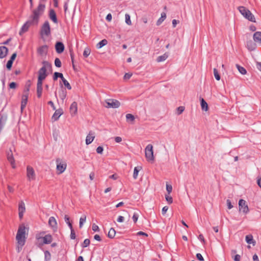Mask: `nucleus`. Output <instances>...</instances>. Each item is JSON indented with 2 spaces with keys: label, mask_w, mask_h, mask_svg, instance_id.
<instances>
[{
  "label": "nucleus",
  "mask_w": 261,
  "mask_h": 261,
  "mask_svg": "<svg viewBox=\"0 0 261 261\" xmlns=\"http://www.w3.org/2000/svg\"><path fill=\"white\" fill-rule=\"evenodd\" d=\"M253 261H259V259H258V256L256 254L253 255Z\"/></svg>",
  "instance_id": "nucleus-64"
},
{
  "label": "nucleus",
  "mask_w": 261,
  "mask_h": 261,
  "mask_svg": "<svg viewBox=\"0 0 261 261\" xmlns=\"http://www.w3.org/2000/svg\"><path fill=\"white\" fill-rule=\"evenodd\" d=\"M48 224L54 229H57V223L56 219L54 217H51L49 218V221H48Z\"/></svg>",
  "instance_id": "nucleus-17"
},
{
  "label": "nucleus",
  "mask_w": 261,
  "mask_h": 261,
  "mask_svg": "<svg viewBox=\"0 0 261 261\" xmlns=\"http://www.w3.org/2000/svg\"><path fill=\"white\" fill-rule=\"evenodd\" d=\"M137 235L138 236H145V237H148V234L145 233V232H144L143 231H139L137 232Z\"/></svg>",
  "instance_id": "nucleus-59"
},
{
  "label": "nucleus",
  "mask_w": 261,
  "mask_h": 261,
  "mask_svg": "<svg viewBox=\"0 0 261 261\" xmlns=\"http://www.w3.org/2000/svg\"><path fill=\"white\" fill-rule=\"evenodd\" d=\"M25 211V204L23 201H21L19 203L18 211L24 212Z\"/></svg>",
  "instance_id": "nucleus-28"
},
{
  "label": "nucleus",
  "mask_w": 261,
  "mask_h": 261,
  "mask_svg": "<svg viewBox=\"0 0 261 261\" xmlns=\"http://www.w3.org/2000/svg\"><path fill=\"white\" fill-rule=\"evenodd\" d=\"M44 255H45V259H48V260H49L50 259V258H51V254L50 253V252L46 250L44 252Z\"/></svg>",
  "instance_id": "nucleus-46"
},
{
  "label": "nucleus",
  "mask_w": 261,
  "mask_h": 261,
  "mask_svg": "<svg viewBox=\"0 0 261 261\" xmlns=\"http://www.w3.org/2000/svg\"><path fill=\"white\" fill-rule=\"evenodd\" d=\"M9 87L11 89H15L16 87V84L15 82H12L10 84Z\"/></svg>",
  "instance_id": "nucleus-56"
},
{
  "label": "nucleus",
  "mask_w": 261,
  "mask_h": 261,
  "mask_svg": "<svg viewBox=\"0 0 261 261\" xmlns=\"http://www.w3.org/2000/svg\"><path fill=\"white\" fill-rule=\"evenodd\" d=\"M63 114V111L62 109L56 110L55 112L52 116V119L54 120V121H57Z\"/></svg>",
  "instance_id": "nucleus-16"
},
{
  "label": "nucleus",
  "mask_w": 261,
  "mask_h": 261,
  "mask_svg": "<svg viewBox=\"0 0 261 261\" xmlns=\"http://www.w3.org/2000/svg\"><path fill=\"white\" fill-rule=\"evenodd\" d=\"M7 159L9 162L11 163L13 168H15V160L13 155L12 150L11 149L9 150L7 152Z\"/></svg>",
  "instance_id": "nucleus-12"
},
{
  "label": "nucleus",
  "mask_w": 261,
  "mask_h": 261,
  "mask_svg": "<svg viewBox=\"0 0 261 261\" xmlns=\"http://www.w3.org/2000/svg\"><path fill=\"white\" fill-rule=\"evenodd\" d=\"M28 101V95H23L22 96V101L21 104L26 105Z\"/></svg>",
  "instance_id": "nucleus-44"
},
{
  "label": "nucleus",
  "mask_w": 261,
  "mask_h": 261,
  "mask_svg": "<svg viewBox=\"0 0 261 261\" xmlns=\"http://www.w3.org/2000/svg\"><path fill=\"white\" fill-rule=\"evenodd\" d=\"M241 258V256L239 254H237L234 256V261H240Z\"/></svg>",
  "instance_id": "nucleus-62"
},
{
  "label": "nucleus",
  "mask_w": 261,
  "mask_h": 261,
  "mask_svg": "<svg viewBox=\"0 0 261 261\" xmlns=\"http://www.w3.org/2000/svg\"><path fill=\"white\" fill-rule=\"evenodd\" d=\"M107 105H105V107L107 108H117L120 107V102L114 99H109L105 101Z\"/></svg>",
  "instance_id": "nucleus-8"
},
{
  "label": "nucleus",
  "mask_w": 261,
  "mask_h": 261,
  "mask_svg": "<svg viewBox=\"0 0 261 261\" xmlns=\"http://www.w3.org/2000/svg\"><path fill=\"white\" fill-rule=\"evenodd\" d=\"M86 216L84 215L80 219V224L79 226L80 228H82L83 225V223L86 221Z\"/></svg>",
  "instance_id": "nucleus-37"
},
{
  "label": "nucleus",
  "mask_w": 261,
  "mask_h": 261,
  "mask_svg": "<svg viewBox=\"0 0 261 261\" xmlns=\"http://www.w3.org/2000/svg\"><path fill=\"white\" fill-rule=\"evenodd\" d=\"M27 176L28 180L30 181L35 179L36 176L34 170L30 166H28L27 168Z\"/></svg>",
  "instance_id": "nucleus-10"
},
{
  "label": "nucleus",
  "mask_w": 261,
  "mask_h": 261,
  "mask_svg": "<svg viewBox=\"0 0 261 261\" xmlns=\"http://www.w3.org/2000/svg\"><path fill=\"white\" fill-rule=\"evenodd\" d=\"M45 9V4L40 2L38 7L32 10V14L30 16V20L27 21L22 27L19 32V35H22L27 32L31 25H37L39 18L42 16Z\"/></svg>",
  "instance_id": "nucleus-1"
},
{
  "label": "nucleus",
  "mask_w": 261,
  "mask_h": 261,
  "mask_svg": "<svg viewBox=\"0 0 261 261\" xmlns=\"http://www.w3.org/2000/svg\"><path fill=\"white\" fill-rule=\"evenodd\" d=\"M142 168L141 167H136L134 170L133 177L134 179H136L138 177V172Z\"/></svg>",
  "instance_id": "nucleus-32"
},
{
  "label": "nucleus",
  "mask_w": 261,
  "mask_h": 261,
  "mask_svg": "<svg viewBox=\"0 0 261 261\" xmlns=\"http://www.w3.org/2000/svg\"><path fill=\"white\" fill-rule=\"evenodd\" d=\"M145 154L146 160L148 161H153L154 156L153 151V146L151 144L147 145L145 149Z\"/></svg>",
  "instance_id": "nucleus-5"
},
{
  "label": "nucleus",
  "mask_w": 261,
  "mask_h": 261,
  "mask_svg": "<svg viewBox=\"0 0 261 261\" xmlns=\"http://www.w3.org/2000/svg\"><path fill=\"white\" fill-rule=\"evenodd\" d=\"M126 119L127 121H130L133 123L135 120V117L131 114H127L126 115Z\"/></svg>",
  "instance_id": "nucleus-35"
},
{
  "label": "nucleus",
  "mask_w": 261,
  "mask_h": 261,
  "mask_svg": "<svg viewBox=\"0 0 261 261\" xmlns=\"http://www.w3.org/2000/svg\"><path fill=\"white\" fill-rule=\"evenodd\" d=\"M236 67L238 68V69L239 71V72L242 74H245L246 73V72H247L246 70L244 67L240 66L238 64L236 65Z\"/></svg>",
  "instance_id": "nucleus-34"
},
{
  "label": "nucleus",
  "mask_w": 261,
  "mask_h": 261,
  "mask_svg": "<svg viewBox=\"0 0 261 261\" xmlns=\"http://www.w3.org/2000/svg\"><path fill=\"white\" fill-rule=\"evenodd\" d=\"M64 86L68 89V90H71V87L70 85V84L68 83V82L64 77L62 80Z\"/></svg>",
  "instance_id": "nucleus-36"
},
{
  "label": "nucleus",
  "mask_w": 261,
  "mask_h": 261,
  "mask_svg": "<svg viewBox=\"0 0 261 261\" xmlns=\"http://www.w3.org/2000/svg\"><path fill=\"white\" fill-rule=\"evenodd\" d=\"M103 150V147L101 146H98L96 148V152L97 153L101 154L102 153Z\"/></svg>",
  "instance_id": "nucleus-51"
},
{
  "label": "nucleus",
  "mask_w": 261,
  "mask_h": 261,
  "mask_svg": "<svg viewBox=\"0 0 261 261\" xmlns=\"http://www.w3.org/2000/svg\"><path fill=\"white\" fill-rule=\"evenodd\" d=\"M238 10L241 14L248 20L255 22V18L251 11L244 6H240Z\"/></svg>",
  "instance_id": "nucleus-4"
},
{
  "label": "nucleus",
  "mask_w": 261,
  "mask_h": 261,
  "mask_svg": "<svg viewBox=\"0 0 261 261\" xmlns=\"http://www.w3.org/2000/svg\"><path fill=\"white\" fill-rule=\"evenodd\" d=\"M139 218V214L137 213H135L133 216V220L134 223H136Z\"/></svg>",
  "instance_id": "nucleus-47"
},
{
  "label": "nucleus",
  "mask_w": 261,
  "mask_h": 261,
  "mask_svg": "<svg viewBox=\"0 0 261 261\" xmlns=\"http://www.w3.org/2000/svg\"><path fill=\"white\" fill-rule=\"evenodd\" d=\"M42 63L43 65V66L38 71V77L37 81L38 83H42L43 81L45 80L47 76V74L46 73L47 69L51 68V64L48 61H43Z\"/></svg>",
  "instance_id": "nucleus-2"
},
{
  "label": "nucleus",
  "mask_w": 261,
  "mask_h": 261,
  "mask_svg": "<svg viewBox=\"0 0 261 261\" xmlns=\"http://www.w3.org/2000/svg\"><path fill=\"white\" fill-rule=\"evenodd\" d=\"M47 103L52 107L54 110H56V107L54 104V102L52 101H49Z\"/></svg>",
  "instance_id": "nucleus-58"
},
{
  "label": "nucleus",
  "mask_w": 261,
  "mask_h": 261,
  "mask_svg": "<svg viewBox=\"0 0 261 261\" xmlns=\"http://www.w3.org/2000/svg\"><path fill=\"white\" fill-rule=\"evenodd\" d=\"M247 46L248 48L250 50L255 49L256 47V44L252 41H249L247 42Z\"/></svg>",
  "instance_id": "nucleus-25"
},
{
  "label": "nucleus",
  "mask_w": 261,
  "mask_h": 261,
  "mask_svg": "<svg viewBox=\"0 0 261 261\" xmlns=\"http://www.w3.org/2000/svg\"><path fill=\"white\" fill-rule=\"evenodd\" d=\"M214 74L215 77L217 81H219L220 80V75H219L218 71L217 69H214Z\"/></svg>",
  "instance_id": "nucleus-40"
},
{
  "label": "nucleus",
  "mask_w": 261,
  "mask_h": 261,
  "mask_svg": "<svg viewBox=\"0 0 261 261\" xmlns=\"http://www.w3.org/2000/svg\"><path fill=\"white\" fill-rule=\"evenodd\" d=\"M246 242L249 244L255 245V242L253 240V236L251 234L247 235L245 237Z\"/></svg>",
  "instance_id": "nucleus-23"
},
{
  "label": "nucleus",
  "mask_w": 261,
  "mask_h": 261,
  "mask_svg": "<svg viewBox=\"0 0 261 261\" xmlns=\"http://www.w3.org/2000/svg\"><path fill=\"white\" fill-rule=\"evenodd\" d=\"M55 65L57 67H61L62 63H61V62L59 58H57L55 59Z\"/></svg>",
  "instance_id": "nucleus-43"
},
{
  "label": "nucleus",
  "mask_w": 261,
  "mask_h": 261,
  "mask_svg": "<svg viewBox=\"0 0 261 261\" xmlns=\"http://www.w3.org/2000/svg\"><path fill=\"white\" fill-rule=\"evenodd\" d=\"M70 113L71 116H75L77 112V104L75 101L73 102L70 107Z\"/></svg>",
  "instance_id": "nucleus-14"
},
{
  "label": "nucleus",
  "mask_w": 261,
  "mask_h": 261,
  "mask_svg": "<svg viewBox=\"0 0 261 261\" xmlns=\"http://www.w3.org/2000/svg\"><path fill=\"white\" fill-rule=\"evenodd\" d=\"M90 241L88 239H86L84 240L83 243L82 245L83 248H85L90 245Z\"/></svg>",
  "instance_id": "nucleus-39"
},
{
  "label": "nucleus",
  "mask_w": 261,
  "mask_h": 261,
  "mask_svg": "<svg viewBox=\"0 0 261 261\" xmlns=\"http://www.w3.org/2000/svg\"><path fill=\"white\" fill-rule=\"evenodd\" d=\"M116 234L115 230L113 228H110L108 232V237L113 239L114 238Z\"/></svg>",
  "instance_id": "nucleus-31"
},
{
  "label": "nucleus",
  "mask_w": 261,
  "mask_h": 261,
  "mask_svg": "<svg viewBox=\"0 0 261 261\" xmlns=\"http://www.w3.org/2000/svg\"><path fill=\"white\" fill-rule=\"evenodd\" d=\"M108 43V41L106 39H103L100 41L97 45L96 47L97 48H100L103 46L107 45Z\"/></svg>",
  "instance_id": "nucleus-29"
},
{
  "label": "nucleus",
  "mask_w": 261,
  "mask_h": 261,
  "mask_svg": "<svg viewBox=\"0 0 261 261\" xmlns=\"http://www.w3.org/2000/svg\"><path fill=\"white\" fill-rule=\"evenodd\" d=\"M56 163L57 174H60L65 170L67 167L66 163L65 162H61V159L58 158L56 159Z\"/></svg>",
  "instance_id": "nucleus-7"
},
{
  "label": "nucleus",
  "mask_w": 261,
  "mask_h": 261,
  "mask_svg": "<svg viewBox=\"0 0 261 261\" xmlns=\"http://www.w3.org/2000/svg\"><path fill=\"white\" fill-rule=\"evenodd\" d=\"M132 76V73H126L125 74L124 76V79L127 80L130 78V77Z\"/></svg>",
  "instance_id": "nucleus-55"
},
{
  "label": "nucleus",
  "mask_w": 261,
  "mask_h": 261,
  "mask_svg": "<svg viewBox=\"0 0 261 261\" xmlns=\"http://www.w3.org/2000/svg\"><path fill=\"white\" fill-rule=\"evenodd\" d=\"M253 38L255 42L261 44V32H256L253 34Z\"/></svg>",
  "instance_id": "nucleus-19"
},
{
  "label": "nucleus",
  "mask_w": 261,
  "mask_h": 261,
  "mask_svg": "<svg viewBox=\"0 0 261 261\" xmlns=\"http://www.w3.org/2000/svg\"><path fill=\"white\" fill-rule=\"evenodd\" d=\"M91 52L90 49L89 48H86L85 49L84 53H83V56L84 57L87 58L89 56Z\"/></svg>",
  "instance_id": "nucleus-42"
},
{
  "label": "nucleus",
  "mask_w": 261,
  "mask_h": 261,
  "mask_svg": "<svg viewBox=\"0 0 261 261\" xmlns=\"http://www.w3.org/2000/svg\"><path fill=\"white\" fill-rule=\"evenodd\" d=\"M201 108L203 110H204L205 111H207L208 110V105L207 102L204 100L203 98H201Z\"/></svg>",
  "instance_id": "nucleus-26"
},
{
  "label": "nucleus",
  "mask_w": 261,
  "mask_h": 261,
  "mask_svg": "<svg viewBox=\"0 0 261 261\" xmlns=\"http://www.w3.org/2000/svg\"><path fill=\"white\" fill-rule=\"evenodd\" d=\"M58 77H60L62 80L64 78L63 74L58 72H55L53 75V80L54 81H56Z\"/></svg>",
  "instance_id": "nucleus-30"
},
{
  "label": "nucleus",
  "mask_w": 261,
  "mask_h": 261,
  "mask_svg": "<svg viewBox=\"0 0 261 261\" xmlns=\"http://www.w3.org/2000/svg\"><path fill=\"white\" fill-rule=\"evenodd\" d=\"M59 97L63 101V100L65 99V98L66 97L67 91L65 89L62 88L61 89V90L59 92Z\"/></svg>",
  "instance_id": "nucleus-24"
},
{
  "label": "nucleus",
  "mask_w": 261,
  "mask_h": 261,
  "mask_svg": "<svg viewBox=\"0 0 261 261\" xmlns=\"http://www.w3.org/2000/svg\"><path fill=\"white\" fill-rule=\"evenodd\" d=\"M165 198H166V201L169 204H171V203H172L173 202V199H172V197L169 195V194L166 195H165Z\"/></svg>",
  "instance_id": "nucleus-45"
},
{
  "label": "nucleus",
  "mask_w": 261,
  "mask_h": 261,
  "mask_svg": "<svg viewBox=\"0 0 261 261\" xmlns=\"http://www.w3.org/2000/svg\"><path fill=\"white\" fill-rule=\"evenodd\" d=\"M76 238L75 233L74 232V230L73 229H72L71 230V233H70V238L71 239H75Z\"/></svg>",
  "instance_id": "nucleus-53"
},
{
  "label": "nucleus",
  "mask_w": 261,
  "mask_h": 261,
  "mask_svg": "<svg viewBox=\"0 0 261 261\" xmlns=\"http://www.w3.org/2000/svg\"><path fill=\"white\" fill-rule=\"evenodd\" d=\"M166 14L165 12H163L161 14V17L156 22V25H160L162 22L166 19Z\"/></svg>",
  "instance_id": "nucleus-27"
},
{
  "label": "nucleus",
  "mask_w": 261,
  "mask_h": 261,
  "mask_svg": "<svg viewBox=\"0 0 261 261\" xmlns=\"http://www.w3.org/2000/svg\"><path fill=\"white\" fill-rule=\"evenodd\" d=\"M56 52L58 54L62 53L65 49L64 45L61 42H57L55 45Z\"/></svg>",
  "instance_id": "nucleus-15"
},
{
  "label": "nucleus",
  "mask_w": 261,
  "mask_h": 261,
  "mask_svg": "<svg viewBox=\"0 0 261 261\" xmlns=\"http://www.w3.org/2000/svg\"><path fill=\"white\" fill-rule=\"evenodd\" d=\"M115 141L117 143H120L122 141V138L120 137H116L115 138Z\"/></svg>",
  "instance_id": "nucleus-63"
},
{
  "label": "nucleus",
  "mask_w": 261,
  "mask_h": 261,
  "mask_svg": "<svg viewBox=\"0 0 261 261\" xmlns=\"http://www.w3.org/2000/svg\"><path fill=\"white\" fill-rule=\"evenodd\" d=\"M168 58V55L167 54H165L162 56H160L158 57L156 61L158 62H162L165 61Z\"/></svg>",
  "instance_id": "nucleus-33"
},
{
  "label": "nucleus",
  "mask_w": 261,
  "mask_h": 261,
  "mask_svg": "<svg viewBox=\"0 0 261 261\" xmlns=\"http://www.w3.org/2000/svg\"><path fill=\"white\" fill-rule=\"evenodd\" d=\"M239 210L242 211L244 214H247L249 212V208L246 204V202L243 199H240L239 201Z\"/></svg>",
  "instance_id": "nucleus-9"
},
{
  "label": "nucleus",
  "mask_w": 261,
  "mask_h": 261,
  "mask_svg": "<svg viewBox=\"0 0 261 261\" xmlns=\"http://www.w3.org/2000/svg\"><path fill=\"white\" fill-rule=\"evenodd\" d=\"M16 56H17V54L16 53L13 54L10 59V60H11L13 62L14 60L15 59Z\"/></svg>",
  "instance_id": "nucleus-60"
},
{
  "label": "nucleus",
  "mask_w": 261,
  "mask_h": 261,
  "mask_svg": "<svg viewBox=\"0 0 261 261\" xmlns=\"http://www.w3.org/2000/svg\"><path fill=\"white\" fill-rule=\"evenodd\" d=\"M94 133L90 131L89 133V134L87 135L86 139V143L87 145H89L93 141L95 136H94Z\"/></svg>",
  "instance_id": "nucleus-20"
},
{
  "label": "nucleus",
  "mask_w": 261,
  "mask_h": 261,
  "mask_svg": "<svg viewBox=\"0 0 261 261\" xmlns=\"http://www.w3.org/2000/svg\"><path fill=\"white\" fill-rule=\"evenodd\" d=\"M36 239L38 240H42V244H50L53 241V237H52L51 235L50 234H46L44 237H38V236H37Z\"/></svg>",
  "instance_id": "nucleus-11"
},
{
  "label": "nucleus",
  "mask_w": 261,
  "mask_h": 261,
  "mask_svg": "<svg viewBox=\"0 0 261 261\" xmlns=\"http://www.w3.org/2000/svg\"><path fill=\"white\" fill-rule=\"evenodd\" d=\"M49 18L51 20H52L54 23H58V19L57 18L56 14L55 11L53 9H50L49 10Z\"/></svg>",
  "instance_id": "nucleus-18"
},
{
  "label": "nucleus",
  "mask_w": 261,
  "mask_h": 261,
  "mask_svg": "<svg viewBox=\"0 0 261 261\" xmlns=\"http://www.w3.org/2000/svg\"><path fill=\"white\" fill-rule=\"evenodd\" d=\"M40 34L42 36H48L50 34V27L48 21L44 22L40 30Z\"/></svg>",
  "instance_id": "nucleus-6"
},
{
  "label": "nucleus",
  "mask_w": 261,
  "mask_h": 261,
  "mask_svg": "<svg viewBox=\"0 0 261 261\" xmlns=\"http://www.w3.org/2000/svg\"><path fill=\"white\" fill-rule=\"evenodd\" d=\"M8 49L6 46H0V58L2 59L5 57L8 54Z\"/></svg>",
  "instance_id": "nucleus-21"
},
{
  "label": "nucleus",
  "mask_w": 261,
  "mask_h": 261,
  "mask_svg": "<svg viewBox=\"0 0 261 261\" xmlns=\"http://www.w3.org/2000/svg\"><path fill=\"white\" fill-rule=\"evenodd\" d=\"M185 110V107L183 106H180L176 109V113L177 115L181 114Z\"/></svg>",
  "instance_id": "nucleus-41"
},
{
  "label": "nucleus",
  "mask_w": 261,
  "mask_h": 261,
  "mask_svg": "<svg viewBox=\"0 0 261 261\" xmlns=\"http://www.w3.org/2000/svg\"><path fill=\"white\" fill-rule=\"evenodd\" d=\"M25 227L24 225L19 226L16 237L17 243L21 247L24 245L25 242Z\"/></svg>",
  "instance_id": "nucleus-3"
},
{
  "label": "nucleus",
  "mask_w": 261,
  "mask_h": 261,
  "mask_svg": "<svg viewBox=\"0 0 261 261\" xmlns=\"http://www.w3.org/2000/svg\"><path fill=\"white\" fill-rule=\"evenodd\" d=\"M94 177H95L94 173L93 172H91L89 175V178H90V180H93L94 178Z\"/></svg>",
  "instance_id": "nucleus-61"
},
{
  "label": "nucleus",
  "mask_w": 261,
  "mask_h": 261,
  "mask_svg": "<svg viewBox=\"0 0 261 261\" xmlns=\"http://www.w3.org/2000/svg\"><path fill=\"white\" fill-rule=\"evenodd\" d=\"M196 258H197V259H198L200 261L204 260V258L200 253L196 254Z\"/></svg>",
  "instance_id": "nucleus-52"
},
{
  "label": "nucleus",
  "mask_w": 261,
  "mask_h": 261,
  "mask_svg": "<svg viewBox=\"0 0 261 261\" xmlns=\"http://www.w3.org/2000/svg\"><path fill=\"white\" fill-rule=\"evenodd\" d=\"M48 51V46L44 45L39 47L37 49L38 53L42 56H46Z\"/></svg>",
  "instance_id": "nucleus-13"
},
{
  "label": "nucleus",
  "mask_w": 261,
  "mask_h": 261,
  "mask_svg": "<svg viewBox=\"0 0 261 261\" xmlns=\"http://www.w3.org/2000/svg\"><path fill=\"white\" fill-rule=\"evenodd\" d=\"M168 209V207L167 206H165L163 207L162 213L163 215H165L166 213L167 212V210Z\"/></svg>",
  "instance_id": "nucleus-57"
},
{
  "label": "nucleus",
  "mask_w": 261,
  "mask_h": 261,
  "mask_svg": "<svg viewBox=\"0 0 261 261\" xmlns=\"http://www.w3.org/2000/svg\"><path fill=\"white\" fill-rule=\"evenodd\" d=\"M92 230L94 231H99V227L97 225H96L95 224H93L92 225Z\"/></svg>",
  "instance_id": "nucleus-50"
},
{
  "label": "nucleus",
  "mask_w": 261,
  "mask_h": 261,
  "mask_svg": "<svg viewBox=\"0 0 261 261\" xmlns=\"http://www.w3.org/2000/svg\"><path fill=\"white\" fill-rule=\"evenodd\" d=\"M13 62V61H12L11 60H10L7 62L6 67L8 69L10 70L11 69Z\"/></svg>",
  "instance_id": "nucleus-48"
},
{
  "label": "nucleus",
  "mask_w": 261,
  "mask_h": 261,
  "mask_svg": "<svg viewBox=\"0 0 261 261\" xmlns=\"http://www.w3.org/2000/svg\"><path fill=\"white\" fill-rule=\"evenodd\" d=\"M42 92V83H38L37 84V94L38 98H40Z\"/></svg>",
  "instance_id": "nucleus-22"
},
{
  "label": "nucleus",
  "mask_w": 261,
  "mask_h": 261,
  "mask_svg": "<svg viewBox=\"0 0 261 261\" xmlns=\"http://www.w3.org/2000/svg\"><path fill=\"white\" fill-rule=\"evenodd\" d=\"M166 190L168 194H170L172 191V187L170 185H166Z\"/></svg>",
  "instance_id": "nucleus-49"
},
{
  "label": "nucleus",
  "mask_w": 261,
  "mask_h": 261,
  "mask_svg": "<svg viewBox=\"0 0 261 261\" xmlns=\"http://www.w3.org/2000/svg\"><path fill=\"white\" fill-rule=\"evenodd\" d=\"M227 207L228 209H231L233 207V205L231 204V201L230 200L227 199L226 201Z\"/></svg>",
  "instance_id": "nucleus-54"
},
{
  "label": "nucleus",
  "mask_w": 261,
  "mask_h": 261,
  "mask_svg": "<svg viewBox=\"0 0 261 261\" xmlns=\"http://www.w3.org/2000/svg\"><path fill=\"white\" fill-rule=\"evenodd\" d=\"M125 18L126 23L129 25H132V21L130 20V15L128 14H125Z\"/></svg>",
  "instance_id": "nucleus-38"
}]
</instances>
